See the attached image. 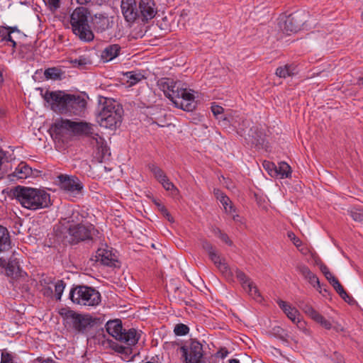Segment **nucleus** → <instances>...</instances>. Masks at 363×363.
Masks as SVG:
<instances>
[{"label": "nucleus", "instance_id": "nucleus-1", "mask_svg": "<svg viewBox=\"0 0 363 363\" xmlns=\"http://www.w3.org/2000/svg\"><path fill=\"white\" fill-rule=\"evenodd\" d=\"M203 249L208 253L210 259L214 263L223 277L229 281H233L236 277L243 289L257 301H261L262 298L255 283L238 267H230L217 253L213 245L207 240L202 242Z\"/></svg>", "mask_w": 363, "mask_h": 363}, {"label": "nucleus", "instance_id": "nucleus-2", "mask_svg": "<svg viewBox=\"0 0 363 363\" xmlns=\"http://www.w3.org/2000/svg\"><path fill=\"white\" fill-rule=\"evenodd\" d=\"M11 192L19 204L28 210L38 211L52 206L50 194L43 188L18 185Z\"/></svg>", "mask_w": 363, "mask_h": 363}, {"label": "nucleus", "instance_id": "nucleus-3", "mask_svg": "<svg viewBox=\"0 0 363 363\" xmlns=\"http://www.w3.org/2000/svg\"><path fill=\"white\" fill-rule=\"evenodd\" d=\"M159 86L175 107L186 111H191L195 108L194 95L184 88L181 82H174L170 78H163L160 81Z\"/></svg>", "mask_w": 363, "mask_h": 363}, {"label": "nucleus", "instance_id": "nucleus-4", "mask_svg": "<svg viewBox=\"0 0 363 363\" xmlns=\"http://www.w3.org/2000/svg\"><path fill=\"white\" fill-rule=\"evenodd\" d=\"M106 330L116 340L126 344V346H124L113 343L112 348L118 353L124 354L129 357L133 352L131 347L138 343L140 337L137 330L130 328L125 330L123 328L122 323L118 319L108 321L106 324Z\"/></svg>", "mask_w": 363, "mask_h": 363}, {"label": "nucleus", "instance_id": "nucleus-5", "mask_svg": "<svg viewBox=\"0 0 363 363\" xmlns=\"http://www.w3.org/2000/svg\"><path fill=\"white\" fill-rule=\"evenodd\" d=\"M99 111L97 121L101 128L115 130L122 123L123 109L122 106L110 98L103 97L99 100Z\"/></svg>", "mask_w": 363, "mask_h": 363}, {"label": "nucleus", "instance_id": "nucleus-6", "mask_svg": "<svg viewBox=\"0 0 363 363\" xmlns=\"http://www.w3.org/2000/svg\"><path fill=\"white\" fill-rule=\"evenodd\" d=\"M67 219V233L72 244L92 240L99 231L89 222L83 223L84 217L78 212H73Z\"/></svg>", "mask_w": 363, "mask_h": 363}, {"label": "nucleus", "instance_id": "nucleus-7", "mask_svg": "<svg viewBox=\"0 0 363 363\" xmlns=\"http://www.w3.org/2000/svg\"><path fill=\"white\" fill-rule=\"evenodd\" d=\"M89 15L90 12L87 8L79 6L76 8L70 16L73 33L84 42L92 41L94 38L88 22Z\"/></svg>", "mask_w": 363, "mask_h": 363}, {"label": "nucleus", "instance_id": "nucleus-8", "mask_svg": "<svg viewBox=\"0 0 363 363\" xmlns=\"http://www.w3.org/2000/svg\"><path fill=\"white\" fill-rule=\"evenodd\" d=\"M69 298L74 303L86 306H98L101 301L100 293L94 288L86 286L72 288L69 291Z\"/></svg>", "mask_w": 363, "mask_h": 363}, {"label": "nucleus", "instance_id": "nucleus-9", "mask_svg": "<svg viewBox=\"0 0 363 363\" xmlns=\"http://www.w3.org/2000/svg\"><path fill=\"white\" fill-rule=\"evenodd\" d=\"M181 356L185 363H209L203 356L202 344L190 340L180 347Z\"/></svg>", "mask_w": 363, "mask_h": 363}, {"label": "nucleus", "instance_id": "nucleus-10", "mask_svg": "<svg viewBox=\"0 0 363 363\" xmlns=\"http://www.w3.org/2000/svg\"><path fill=\"white\" fill-rule=\"evenodd\" d=\"M57 179L59 187L69 196L77 197L82 194L84 185L76 176L61 174Z\"/></svg>", "mask_w": 363, "mask_h": 363}, {"label": "nucleus", "instance_id": "nucleus-11", "mask_svg": "<svg viewBox=\"0 0 363 363\" xmlns=\"http://www.w3.org/2000/svg\"><path fill=\"white\" fill-rule=\"evenodd\" d=\"M43 99L49 104L51 109L59 113H66V105L68 94L62 91L47 90L41 94Z\"/></svg>", "mask_w": 363, "mask_h": 363}, {"label": "nucleus", "instance_id": "nucleus-12", "mask_svg": "<svg viewBox=\"0 0 363 363\" xmlns=\"http://www.w3.org/2000/svg\"><path fill=\"white\" fill-rule=\"evenodd\" d=\"M65 318L67 323L77 333H84L93 323L91 316L82 315L72 310L65 313Z\"/></svg>", "mask_w": 363, "mask_h": 363}, {"label": "nucleus", "instance_id": "nucleus-13", "mask_svg": "<svg viewBox=\"0 0 363 363\" xmlns=\"http://www.w3.org/2000/svg\"><path fill=\"white\" fill-rule=\"evenodd\" d=\"M90 144L93 146L95 157L99 162L109 160L111 149L104 138H91Z\"/></svg>", "mask_w": 363, "mask_h": 363}, {"label": "nucleus", "instance_id": "nucleus-14", "mask_svg": "<svg viewBox=\"0 0 363 363\" xmlns=\"http://www.w3.org/2000/svg\"><path fill=\"white\" fill-rule=\"evenodd\" d=\"M303 23L304 20L301 15L294 13L285 18V20L280 23V28L283 32L290 34V33H296L299 30Z\"/></svg>", "mask_w": 363, "mask_h": 363}, {"label": "nucleus", "instance_id": "nucleus-15", "mask_svg": "<svg viewBox=\"0 0 363 363\" xmlns=\"http://www.w3.org/2000/svg\"><path fill=\"white\" fill-rule=\"evenodd\" d=\"M73 121L69 119L57 118L50 126L49 131L50 135L57 136L72 133Z\"/></svg>", "mask_w": 363, "mask_h": 363}, {"label": "nucleus", "instance_id": "nucleus-16", "mask_svg": "<svg viewBox=\"0 0 363 363\" xmlns=\"http://www.w3.org/2000/svg\"><path fill=\"white\" fill-rule=\"evenodd\" d=\"M121 7L126 21L133 23L140 17L135 0H122Z\"/></svg>", "mask_w": 363, "mask_h": 363}, {"label": "nucleus", "instance_id": "nucleus-17", "mask_svg": "<svg viewBox=\"0 0 363 363\" xmlns=\"http://www.w3.org/2000/svg\"><path fill=\"white\" fill-rule=\"evenodd\" d=\"M277 303L286 315L294 323H296L299 328H305V322L301 320L300 313L295 307H293L290 303L282 300H278Z\"/></svg>", "mask_w": 363, "mask_h": 363}, {"label": "nucleus", "instance_id": "nucleus-18", "mask_svg": "<svg viewBox=\"0 0 363 363\" xmlns=\"http://www.w3.org/2000/svg\"><path fill=\"white\" fill-rule=\"evenodd\" d=\"M86 101L79 95L68 94L66 113L79 115L86 107Z\"/></svg>", "mask_w": 363, "mask_h": 363}, {"label": "nucleus", "instance_id": "nucleus-19", "mask_svg": "<svg viewBox=\"0 0 363 363\" xmlns=\"http://www.w3.org/2000/svg\"><path fill=\"white\" fill-rule=\"evenodd\" d=\"M95 125L84 121H73L72 134L79 136H99L95 133Z\"/></svg>", "mask_w": 363, "mask_h": 363}, {"label": "nucleus", "instance_id": "nucleus-20", "mask_svg": "<svg viewBox=\"0 0 363 363\" xmlns=\"http://www.w3.org/2000/svg\"><path fill=\"white\" fill-rule=\"evenodd\" d=\"M33 169L25 162H21L16 167L15 170L9 174L8 177L10 181L14 182L19 179H25L33 176Z\"/></svg>", "mask_w": 363, "mask_h": 363}, {"label": "nucleus", "instance_id": "nucleus-21", "mask_svg": "<svg viewBox=\"0 0 363 363\" xmlns=\"http://www.w3.org/2000/svg\"><path fill=\"white\" fill-rule=\"evenodd\" d=\"M138 9L143 21L152 19L157 13V8L154 0H140Z\"/></svg>", "mask_w": 363, "mask_h": 363}, {"label": "nucleus", "instance_id": "nucleus-22", "mask_svg": "<svg viewBox=\"0 0 363 363\" xmlns=\"http://www.w3.org/2000/svg\"><path fill=\"white\" fill-rule=\"evenodd\" d=\"M93 28L97 33H103L113 26V21L103 14H95L91 18Z\"/></svg>", "mask_w": 363, "mask_h": 363}, {"label": "nucleus", "instance_id": "nucleus-23", "mask_svg": "<svg viewBox=\"0 0 363 363\" xmlns=\"http://www.w3.org/2000/svg\"><path fill=\"white\" fill-rule=\"evenodd\" d=\"M96 258L98 261L104 265L113 267L116 266L117 262L116 255L107 248H99L96 252Z\"/></svg>", "mask_w": 363, "mask_h": 363}, {"label": "nucleus", "instance_id": "nucleus-24", "mask_svg": "<svg viewBox=\"0 0 363 363\" xmlns=\"http://www.w3.org/2000/svg\"><path fill=\"white\" fill-rule=\"evenodd\" d=\"M121 50L118 44H111L107 45L101 52V57L104 62H109L117 57Z\"/></svg>", "mask_w": 363, "mask_h": 363}, {"label": "nucleus", "instance_id": "nucleus-25", "mask_svg": "<svg viewBox=\"0 0 363 363\" xmlns=\"http://www.w3.org/2000/svg\"><path fill=\"white\" fill-rule=\"evenodd\" d=\"M11 247L10 233L6 227L0 225V253L8 251Z\"/></svg>", "mask_w": 363, "mask_h": 363}, {"label": "nucleus", "instance_id": "nucleus-26", "mask_svg": "<svg viewBox=\"0 0 363 363\" xmlns=\"http://www.w3.org/2000/svg\"><path fill=\"white\" fill-rule=\"evenodd\" d=\"M191 292L189 289L186 286H177L174 290L173 297L180 303H184L186 305L190 301Z\"/></svg>", "mask_w": 363, "mask_h": 363}, {"label": "nucleus", "instance_id": "nucleus-27", "mask_svg": "<svg viewBox=\"0 0 363 363\" xmlns=\"http://www.w3.org/2000/svg\"><path fill=\"white\" fill-rule=\"evenodd\" d=\"M5 269L6 276L14 279L22 277V273L23 272L21 269L18 262L16 259H10Z\"/></svg>", "mask_w": 363, "mask_h": 363}, {"label": "nucleus", "instance_id": "nucleus-28", "mask_svg": "<svg viewBox=\"0 0 363 363\" xmlns=\"http://www.w3.org/2000/svg\"><path fill=\"white\" fill-rule=\"evenodd\" d=\"M245 139L248 143H251V147L257 150H268L269 145L266 138H245Z\"/></svg>", "mask_w": 363, "mask_h": 363}, {"label": "nucleus", "instance_id": "nucleus-29", "mask_svg": "<svg viewBox=\"0 0 363 363\" xmlns=\"http://www.w3.org/2000/svg\"><path fill=\"white\" fill-rule=\"evenodd\" d=\"M277 177L276 178L284 179L291 176V168L285 162H279L277 166Z\"/></svg>", "mask_w": 363, "mask_h": 363}, {"label": "nucleus", "instance_id": "nucleus-30", "mask_svg": "<svg viewBox=\"0 0 363 363\" xmlns=\"http://www.w3.org/2000/svg\"><path fill=\"white\" fill-rule=\"evenodd\" d=\"M73 138H50L59 152L65 150Z\"/></svg>", "mask_w": 363, "mask_h": 363}, {"label": "nucleus", "instance_id": "nucleus-31", "mask_svg": "<svg viewBox=\"0 0 363 363\" xmlns=\"http://www.w3.org/2000/svg\"><path fill=\"white\" fill-rule=\"evenodd\" d=\"M298 306L313 320L316 316V315L318 314V312L315 311L313 306L307 301H299L298 303Z\"/></svg>", "mask_w": 363, "mask_h": 363}, {"label": "nucleus", "instance_id": "nucleus-32", "mask_svg": "<svg viewBox=\"0 0 363 363\" xmlns=\"http://www.w3.org/2000/svg\"><path fill=\"white\" fill-rule=\"evenodd\" d=\"M159 183H160L162 186V187L166 190L169 191L170 192V194L173 197H177L179 194V190L178 188L168 179L167 177L162 181H160Z\"/></svg>", "mask_w": 363, "mask_h": 363}, {"label": "nucleus", "instance_id": "nucleus-33", "mask_svg": "<svg viewBox=\"0 0 363 363\" xmlns=\"http://www.w3.org/2000/svg\"><path fill=\"white\" fill-rule=\"evenodd\" d=\"M11 168V164L7 160L5 152L0 150V178H2Z\"/></svg>", "mask_w": 363, "mask_h": 363}, {"label": "nucleus", "instance_id": "nucleus-34", "mask_svg": "<svg viewBox=\"0 0 363 363\" xmlns=\"http://www.w3.org/2000/svg\"><path fill=\"white\" fill-rule=\"evenodd\" d=\"M224 108L218 105H213L211 106V111L213 115L223 123V125H226L230 120L228 117L223 115Z\"/></svg>", "mask_w": 363, "mask_h": 363}, {"label": "nucleus", "instance_id": "nucleus-35", "mask_svg": "<svg viewBox=\"0 0 363 363\" xmlns=\"http://www.w3.org/2000/svg\"><path fill=\"white\" fill-rule=\"evenodd\" d=\"M331 285L333 286L336 292L340 295V296L344 299L346 302L350 303V296L346 293L342 286L340 283L337 279H333L332 280Z\"/></svg>", "mask_w": 363, "mask_h": 363}, {"label": "nucleus", "instance_id": "nucleus-36", "mask_svg": "<svg viewBox=\"0 0 363 363\" xmlns=\"http://www.w3.org/2000/svg\"><path fill=\"white\" fill-rule=\"evenodd\" d=\"M63 72L61 71L60 69H58L57 67H51L46 69L44 72V75L46 79H61V76L62 75Z\"/></svg>", "mask_w": 363, "mask_h": 363}, {"label": "nucleus", "instance_id": "nucleus-37", "mask_svg": "<svg viewBox=\"0 0 363 363\" xmlns=\"http://www.w3.org/2000/svg\"><path fill=\"white\" fill-rule=\"evenodd\" d=\"M148 168L158 182L167 177L164 172L155 164H150Z\"/></svg>", "mask_w": 363, "mask_h": 363}, {"label": "nucleus", "instance_id": "nucleus-38", "mask_svg": "<svg viewBox=\"0 0 363 363\" xmlns=\"http://www.w3.org/2000/svg\"><path fill=\"white\" fill-rule=\"evenodd\" d=\"M294 69L291 65H288L279 67L276 70V75L280 78H286L294 74Z\"/></svg>", "mask_w": 363, "mask_h": 363}, {"label": "nucleus", "instance_id": "nucleus-39", "mask_svg": "<svg viewBox=\"0 0 363 363\" xmlns=\"http://www.w3.org/2000/svg\"><path fill=\"white\" fill-rule=\"evenodd\" d=\"M219 201L223 205L226 213L232 214L233 213H235V208L233 205L232 201L228 196L225 195L224 196L221 197Z\"/></svg>", "mask_w": 363, "mask_h": 363}, {"label": "nucleus", "instance_id": "nucleus-40", "mask_svg": "<svg viewBox=\"0 0 363 363\" xmlns=\"http://www.w3.org/2000/svg\"><path fill=\"white\" fill-rule=\"evenodd\" d=\"M69 62L74 67L84 69L87 64L90 63V61L84 56H80L79 58L70 59Z\"/></svg>", "mask_w": 363, "mask_h": 363}, {"label": "nucleus", "instance_id": "nucleus-41", "mask_svg": "<svg viewBox=\"0 0 363 363\" xmlns=\"http://www.w3.org/2000/svg\"><path fill=\"white\" fill-rule=\"evenodd\" d=\"M264 169L272 177H277V166L274 162L269 161H264L263 164Z\"/></svg>", "mask_w": 363, "mask_h": 363}, {"label": "nucleus", "instance_id": "nucleus-42", "mask_svg": "<svg viewBox=\"0 0 363 363\" xmlns=\"http://www.w3.org/2000/svg\"><path fill=\"white\" fill-rule=\"evenodd\" d=\"M65 283L62 280H58L55 284V298L57 300H60L65 288Z\"/></svg>", "mask_w": 363, "mask_h": 363}, {"label": "nucleus", "instance_id": "nucleus-43", "mask_svg": "<svg viewBox=\"0 0 363 363\" xmlns=\"http://www.w3.org/2000/svg\"><path fill=\"white\" fill-rule=\"evenodd\" d=\"M314 321L319 323L322 327L327 330H330L332 328L331 323L326 320L322 315H320L319 313L313 319Z\"/></svg>", "mask_w": 363, "mask_h": 363}, {"label": "nucleus", "instance_id": "nucleus-44", "mask_svg": "<svg viewBox=\"0 0 363 363\" xmlns=\"http://www.w3.org/2000/svg\"><path fill=\"white\" fill-rule=\"evenodd\" d=\"M174 332L176 335L182 336L189 333V328L183 323H179L175 325Z\"/></svg>", "mask_w": 363, "mask_h": 363}, {"label": "nucleus", "instance_id": "nucleus-45", "mask_svg": "<svg viewBox=\"0 0 363 363\" xmlns=\"http://www.w3.org/2000/svg\"><path fill=\"white\" fill-rule=\"evenodd\" d=\"M128 78L130 80V83L131 85H133L138 82H140L142 79H143V75L140 74L134 73L133 72H130L126 74Z\"/></svg>", "mask_w": 363, "mask_h": 363}, {"label": "nucleus", "instance_id": "nucleus-46", "mask_svg": "<svg viewBox=\"0 0 363 363\" xmlns=\"http://www.w3.org/2000/svg\"><path fill=\"white\" fill-rule=\"evenodd\" d=\"M288 238L292 241L294 245L300 250L302 251V249H300V247L302 245L301 240L296 237V235L291 231L287 233Z\"/></svg>", "mask_w": 363, "mask_h": 363}, {"label": "nucleus", "instance_id": "nucleus-47", "mask_svg": "<svg viewBox=\"0 0 363 363\" xmlns=\"http://www.w3.org/2000/svg\"><path fill=\"white\" fill-rule=\"evenodd\" d=\"M297 271L305 278L306 279L312 272L310 269L305 264H299L296 267Z\"/></svg>", "mask_w": 363, "mask_h": 363}, {"label": "nucleus", "instance_id": "nucleus-48", "mask_svg": "<svg viewBox=\"0 0 363 363\" xmlns=\"http://www.w3.org/2000/svg\"><path fill=\"white\" fill-rule=\"evenodd\" d=\"M306 279H307L313 287L320 289L319 279L313 273H311Z\"/></svg>", "mask_w": 363, "mask_h": 363}, {"label": "nucleus", "instance_id": "nucleus-49", "mask_svg": "<svg viewBox=\"0 0 363 363\" xmlns=\"http://www.w3.org/2000/svg\"><path fill=\"white\" fill-rule=\"evenodd\" d=\"M0 363H13L12 354L6 351L2 352Z\"/></svg>", "mask_w": 363, "mask_h": 363}, {"label": "nucleus", "instance_id": "nucleus-50", "mask_svg": "<svg viewBox=\"0 0 363 363\" xmlns=\"http://www.w3.org/2000/svg\"><path fill=\"white\" fill-rule=\"evenodd\" d=\"M351 216L355 221H363V213L354 211L351 213Z\"/></svg>", "mask_w": 363, "mask_h": 363}, {"label": "nucleus", "instance_id": "nucleus-51", "mask_svg": "<svg viewBox=\"0 0 363 363\" xmlns=\"http://www.w3.org/2000/svg\"><path fill=\"white\" fill-rule=\"evenodd\" d=\"M219 238L229 246H231L233 245V242L230 240L228 235L225 233H223L219 236Z\"/></svg>", "mask_w": 363, "mask_h": 363}, {"label": "nucleus", "instance_id": "nucleus-52", "mask_svg": "<svg viewBox=\"0 0 363 363\" xmlns=\"http://www.w3.org/2000/svg\"><path fill=\"white\" fill-rule=\"evenodd\" d=\"M6 35H9V30H7V28L6 26H0V38L1 39V41H4Z\"/></svg>", "mask_w": 363, "mask_h": 363}, {"label": "nucleus", "instance_id": "nucleus-53", "mask_svg": "<svg viewBox=\"0 0 363 363\" xmlns=\"http://www.w3.org/2000/svg\"><path fill=\"white\" fill-rule=\"evenodd\" d=\"M213 194L218 201L221 199V197L225 195L221 190L218 189H215L213 191Z\"/></svg>", "mask_w": 363, "mask_h": 363}, {"label": "nucleus", "instance_id": "nucleus-54", "mask_svg": "<svg viewBox=\"0 0 363 363\" xmlns=\"http://www.w3.org/2000/svg\"><path fill=\"white\" fill-rule=\"evenodd\" d=\"M50 6L54 9H57L60 7V0H48Z\"/></svg>", "mask_w": 363, "mask_h": 363}, {"label": "nucleus", "instance_id": "nucleus-55", "mask_svg": "<svg viewBox=\"0 0 363 363\" xmlns=\"http://www.w3.org/2000/svg\"><path fill=\"white\" fill-rule=\"evenodd\" d=\"M161 211L163 213V214L165 216V217L169 220V221H172V216L170 215V213H169V211H167V209L162 206V208H161Z\"/></svg>", "mask_w": 363, "mask_h": 363}, {"label": "nucleus", "instance_id": "nucleus-56", "mask_svg": "<svg viewBox=\"0 0 363 363\" xmlns=\"http://www.w3.org/2000/svg\"><path fill=\"white\" fill-rule=\"evenodd\" d=\"M324 276L325 277V278L328 279V281L330 282V284H332V280L333 279H337L336 277H335L333 275V274L330 272H329L327 274H324Z\"/></svg>", "mask_w": 363, "mask_h": 363}, {"label": "nucleus", "instance_id": "nucleus-57", "mask_svg": "<svg viewBox=\"0 0 363 363\" xmlns=\"http://www.w3.org/2000/svg\"><path fill=\"white\" fill-rule=\"evenodd\" d=\"M235 213H233L232 214H230L233 217V219L234 221L235 222H240L241 223V219H240V217L239 215L238 214H234Z\"/></svg>", "mask_w": 363, "mask_h": 363}, {"label": "nucleus", "instance_id": "nucleus-58", "mask_svg": "<svg viewBox=\"0 0 363 363\" xmlns=\"http://www.w3.org/2000/svg\"><path fill=\"white\" fill-rule=\"evenodd\" d=\"M7 263L8 262H6L5 259H4L3 257H0V267H1L6 269Z\"/></svg>", "mask_w": 363, "mask_h": 363}, {"label": "nucleus", "instance_id": "nucleus-59", "mask_svg": "<svg viewBox=\"0 0 363 363\" xmlns=\"http://www.w3.org/2000/svg\"><path fill=\"white\" fill-rule=\"evenodd\" d=\"M320 270H321V272H323V274H327L328 272H330L329 269L325 265H321L320 266Z\"/></svg>", "mask_w": 363, "mask_h": 363}, {"label": "nucleus", "instance_id": "nucleus-60", "mask_svg": "<svg viewBox=\"0 0 363 363\" xmlns=\"http://www.w3.org/2000/svg\"><path fill=\"white\" fill-rule=\"evenodd\" d=\"M7 28V30H9L11 33H13V32H18L19 33V30L17 28V27H10V26H6Z\"/></svg>", "mask_w": 363, "mask_h": 363}, {"label": "nucleus", "instance_id": "nucleus-61", "mask_svg": "<svg viewBox=\"0 0 363 363\" xmlns=\"http://www.w3.org/2000/svg\"><path fill=\"white\" fill-rule=\"evenodd\" d=\"M213 233L215 234L216 236L219 238V236L223 233V232L218 228H216L213 229Z\"/></svg>", "mask_w": 363, "mask_h": 363}, {"label": "nucleus", "instance_id": "nucleus-62", "mask_svg": "<svg viewBox=\"0 0 363 363\" xmlns=\"http://www.w3.org/2000/svg\"><path fill=\"white\" fill-rule=\"evenodd\" d=\"M4 41L11 42V43L12 41H13V39L11 36V32L9 31V35H6V39H4Z\"/></svg>", "mask_w": 363, "mask_h": 363}, {"label": "nucleus", "instance_id": "nucleus-63", "mask_svg": "<svg viewBox=\"0 0 363 363\" xmlns=\"http://www.w3.org/2000/svg\"><path fill=\"white\" fill-rule=\"evenodd\" d=\"M52 294V289L50 287L44 289V294L50 295Z\"/></svg>", "mask_w": 363, "mask_h": 363}, {"label": "nucleus", "instance_id": "nucleus-64", "mask_svg": "<svg viewBox=\"0 0 363 363\" xmlns=\"http://www.w3.org/2000/svg\"><path fill=\"white\" fill-rule=\"evenodd\" d=\"M229 363H240V361L238 359H230Z\"/></svg>", "mask_w": 363, "mask_h": 363}]
</instances>
